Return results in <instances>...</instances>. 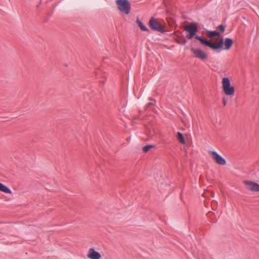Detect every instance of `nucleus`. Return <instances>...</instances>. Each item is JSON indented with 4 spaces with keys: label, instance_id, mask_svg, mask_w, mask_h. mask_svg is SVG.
Segmentation results:
<instances>
[{
    "label": "nucleus",
    "instance_id": "1",
    "mask_svg": "<svg viewBox=\"0 0 259 259\" xmlns=\"http://www.w3.org/2000/svg\"><path fill=\"white\" fill-rule=\"evenodd\" d=\"M196 38L199 40L201 43L205 45L213 50H217L219 49H223L224 41L223 38L220 39L218 42L212 43L209 40L205 39L201 36H196Z\"/></svg>",
    "mask_w": 259,
    "mask_h": 259
},
{
    "label": "nucleus",
    "instance_id": "2",
    "mask_svg": "<svg viewBox=\"0 0 259 259\" xmlns=\"http://www.w3.org/2000/svg\"><path fill=\"white\" fill-rule=\"evenodd\" d=\"M223 90L227 96H232L235 94V88L231 85L230 80L228 77H224L222 79Z\"/></svg>",
    "mask_w": 259,
    "mask_h": 259
},
{
    "label": "nucleus",
    "instance_id": "3",
    "mask_svg": "<svg viewBox=\"0 0 259 259\" xmlns=\"http://www.w3.org/2000/svg\"><path fill=\"white\" fill-rule=\"evenodd\" d=\"M116 4L118 9L122 13L128 14L131 11V5L128 0H116Z\"/></svg>",
    "mask_w": 259,
    "mask_h": 259
},
{
    "label": "nucleus",
    "instance_id": "4",
    "mask_svg": "<svg viewBox=\"0 0 259 259\" xmlns=\"http://www.w3.org/2000/svg\"><path fill=\"white\" fill-rule=\"evenodd\" d=\"M184 30L188 32L187 38L191 39L195 36H197L196 33L198 31V27L195 23H191L184 26Z\"/></svg>",
    "mask_w": 259,
    "mask_h": 259
},
{
    "label": "nucleus",
    "instance_id": "5",
    "mask_svg": "<svg viewBox=\"0 0 259 259\" xmlns=\"http://www.w3.org/2000/svg\"><path fill=\"white\" fill-rule=\"evenodd\" d=\"M150 27L155 31L158 32L163 31V27L160 24L154 17L151 18L149 21Z\"/></svg>",
    "mask_w": 259,
    "mask_h": 259
},
{
    "label": "nucleus",
    "instance_id": "6",
    "mask_svg": "<svg viewBox=\"0 0 259 259\" xmlns=\"http://www.w3.org/2000/svg\"><path fill=\"white\" fill-rule=\"evenodd\" d=\"M191 51L196 58L201 60H204L207 59V54L200 49L191 48Z\"/></svg>",
    "mask_w": 259,
    "mask_h": 259
},
{
    "label": "nucleus",
    "instance_id": "7",
    "mask_svg": "<svg viewBox=\"0 0 259 259\" xmlns=\"http://www.w3.org/2000/svg\"><path fill=\"white\" fill-rule=\"evenodd\" d=\"M209 154L216 163L220 165H224L226 164V160L215 151H209Z\"/></svg>",
    "mask_w": 259,
    "mask_h": 259
},
{
    "label": "nucleus",
    "instance_id": "8",
    "mask_svg": "<svg viewBox=\"0 0 259 259\" xmlns=\"http://www.w3.org/2000/svg\"><path fill=\"white\" fill-rule=\"evenodd\" d=\"M243 183L246 186L247 190L254 192L259 191L258 184L251 181H244Z\"/></svg>",
    "mask_w": 259,
    "mask_h": 259
},
{
    "label": "nucleus",
    "instance_id": "9",
    "mask_svg": "<svg viewBox=\"0 0 259 259\" xmlns=\"http://www.w3.org/2000/svg\"><path fill=\"white\" fill-rule=\"evenodd\" d=\"M87 257L90 259H100L101 255L94 248H91L89 249L88 252Z\"/></svg>",
    "mask_w": 259,
    "mask_h": 259
},
{
    "label": "nucleus",
    "instance_id": "10",
    "mask_svg": "<svg viewBox=\"0 0 259 259\" xmlns=\"http://www.w3.org/2000/svg\"><path fill=\"white\" fill-rule=\"evenodd\" d=\"M206 34L211 39L215 37L219 38L221 36L220 33L217 31L206 30Z\"/></svg>",
    "mask_w": 259,
    "mask_h": 259
},
{
    "label": "nucleus",
    "instance_id": "11",
    "mask_svg": "<svg viewBox=\"0 0 259 259\" xmlns=\"http://www.w3.org/2000/svg\"><path fill=\"white\" fill-rule=\"evenodd\" d=\"M233 44V41L232 38H226L224 40L225 50H229Z\"/></svg>",
    "mask_w": 259,
    "mask_h": 259
},
{
    "label": "nucleus",
    "instance_id": "12",
    "mask_svg": "<svg viewBox=\"0 0 259 259\" xmlns=\"http://www.w3.org/2000/svg\"><path fill=\"white\" fill-rule=\"evenodd\" d=\"M0 191L6 193L12 194V191L6 186L0 183Z\"/></svg>",
    "mask_w": 259,
    "mask_h": 259
},
{
    "label": "nucleus",
    "instance_id": "13",
    "mask_svg": "<svg viewBox=\"0 0 259 259\" xmlns=\"http://www.w3.org/2000/svg\"><path fill=\"white\" fill-rule=\"evenodd\" d=\"M137 23L142 31H148V28L138 18L137 19Z\"/></svg>",
    "mask_w": 259,
    "mask_h": 259
},
{
    "label": "nucleus",
    "instance_id": "14",
    "mask_svg": "<svg viewBox=\"0 0 259 259\" xmlns=\"http://www.w3.org/2000/svg\"><path fill=\"white\" fill-rule=\"evenodd\" d=\"M177 139L182 144H185L186 143V141L185 138L183 135V134L180 132L177 133Z\"/></svg>",
    "mask_w": 259,
    "mask_h": 259
},
{
    "label": "nucleus",
    "instance_id": "15",
    "mask_svg": "<svg viewBox=\"0 0 259 259\" xmlns=\"http://www.w3.org/2000/svg\"><path fill=\"white\" fill-rule=\"evenodd\" d=\"M147 134L148 136L147 140L152 139L153 137L154 136V132L152 131L148 130L147 131Z\"/></svg>",
    "mask_w": 259,
    "mask_h": 259
},
{
    "label": "nucleus",
    "instance_id": "16",
    "mask_svg": "<svg viewBox=\"0 0 259 259\" xmlns=\"http://www.w3.org/2000/svg\"><path fill=\"white\" fill-rule=\"evenodd\" d=\"M153 145H148L143 147V150L144 152H147L151 148L154 147Z\"/></svg>",
    "mask_w": 259,
    "mask_h": 259
},
{
    "label": "nucleus",
    "instance_id": "17",
    "mask_svg": "<svg viewBox=\"0 0 259 259\" xmlns=\"http://www.w3.org/2000/svg\"><path fill=\"white\" fill-rule=\"evenodd\" d=\"M218 28L219 29H220V30L222 32H224L225 30V28H226V26L223 25H220L219 26H218Z\"/></svg>",
    "mask_w": 259,
    "mask_h": 259
},
{
    "label": "nucleus",
    "instance_id": "18",
    "mask_svg": "<svg viewBox=\"0 0 259 259\" xmlns=\"http://www.w3.org/2000/svg\"><path fill=\"white\" fill-rule=\"evenodd\" d=\"M186 39L185 38H183L182 42L178 41L179 43L182 44L183 45H185L186 43Z\"/></svg>",
    "mask_w": 259,
    "mask_h": 259
},
{
    "label": "nucleus",
    "instance_id": "19",
    "mask_svg": "<svg viewBox=\"0 0 259 259\" xmlns=\"http://www.w3.org/2000/svg\"><path fill=\"white\" fill-rule=\"evenodd\" d=\"M223 105L224 106H225L226 105V101L225 100V98H223Z\"/></svg>",
    "mask_w": 259,
    "mask_h": 259
},
{
    "label": "nucleus",
    "instance_id": "20",
    "mask_svg": "<svg viewBox=\"0 0 259 259\" xmlns=\"http://www.w3.org/2000/svg\"><path fill=\"white\" fill-rule=\"evenodd\" d=\"M14 242H15V240H10V241H8V243L11 244V243H12Z\"/></svg>",
    "mask_w": 259,
    "mask_h": 259
}]
</instances>
